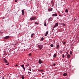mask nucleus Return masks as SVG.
Instances as JSON below:
<instances>
[{
  "label": "nucleus",
  "instance_id": "obj_1",
  "mask_svg": "<svg viewBox=\"0 0 79 79\" xmlns=\"http://www.w3.org/2000/svg\"><path fill=\"white\" fill-rule=\"evenodd\" d=\"M38 47H39V48L40 49V50H42L43 47V46L42 45H38Z\"/></svg>",
  "mask_w": 79,
  "mask_h": 79
},
{
  "label": "nucleus",
  "instance_id": "obj_2",
  "mask_svg": "<svg viewBox=\"0 0 79 79\" xmlns=\"http://www.w3.org/2000/svg\"><path fill=\"white\" fill-rule=\"evenodd\" d=\"M58 26V23H55L54 26L53 27V28H55L56 27Z\"/></svg>",
  "mask_w": 79,
  "mask_h": 79
},
{
  "label": "nucleus",
  "instance_id": "obj_3",
  "mask_svg": "<svg viewBox=\"0 0 79 79\" xmlns=\"http://www.w3.org/2000/svg\"><path fill=\"white\" fill-rule=\"evenodd\" d=\"M36 18L35 17H31L30 18V20L31 21L32 20H35V19H36Z\"/></svg>",
  "mask_w": 79,
  "mask_h": 79
},
{
  "label": "nucleus",
  "instance_id": "obj_4",
  "mask_svg": "<svg viewBox=\"0 0 79 79\" xmlns=\"http://www.w3.org/2000/svg\"><path fill=\"white\" fill-rule=\"evenodd\" d=\"M38 63L39 64H41L42 63H43V62L41 60V59H40L38 61Z\"/></svg>",
  "mask_w": 79,
  "mask_h": 79
},
{
  "label": "nucleus",
  "instance_id": "obj_5",
  "mask_svg": "<svg viewBox=\"0 0 79 79\" xmlns=\"http://www.w3.org/2000/svg\"><path fill=\"white\" fill-rule=\"evenodd\" d=\"M52 17H56L57 16V14H54L52 15Z\"/></svg>",
  "mask_w": 79,
  "mask_h": 79
},
{
  "label": "nucleus",
  "instance_id": "obj_6",
  "mask_svg": "<svg viewBox=\"0 0 79 79\" xmlns=\"http://www.w3.org/2000/svg\"><path fill=\"white\" fill-rule=\"evenodd\" d=\"M51 4H52V6L53 7L54 6V2L53 1H51Z\"/></svg>",
  "mask_w": 79,
  "mask_h": 79
},
{
  "label": "nucleus",
  "instance_id": "obj_7",
  "mask_svg": "<svg viewBox=\"0 0 79 79\" xmlns=\"http://www.w3.org/2000/svg\"><path fill=\"white\" fill-rule=\"evenodd\" d=\"M3 61H4L5 63H6V64H7V63H8V61H7V60H6L5 58L4 59Z\"/></svg>",
  "mask_w": 79,
  "mask_h": 79
},
{
  "label": "nucleus",
  "instance_id": "obj_8",
  "mask_svg": "<svg viewBox=\"0 0 79 79\" xmlns=\"http://www.w3.org/2000/svg\"><path fill=\"white\" fill-rule=\"evenodd\" d=\"M52 20V18L51 17L49 19H48V21L49 22H50Z\"/></svg>",
  "mask_w": 79,
  "mask_h": 79
},
{
  "label": "nucleus",
  "instance_id": "obj_9",
  "mask_svg": "<svg viewBox=\"0 0 79 79\" xmlns=\"http://www.w3.org/2000/svg\"><path fill=\"white\" fill-rule=\"evenodd\" d=\"M48 33V31H47L45 35H44V36H47Z\"/></svg>",
  "mask_w": 79,
  "mask_h": 79
},
{
  "label": "nucleus",
  "instance_id": "obj_10",
  "mask_svg": "<svg viewBox=\"0 0 79 79\" xmlns=\"http://www.w3.org/2000/svg\"><path fill=\"white\" fill-rule=\"evenodd\" d=\"M9 38V36H6L4 37L5 39H7Z\"/></svg>",
  "mask_w": 79,
  "mask_h": 79
},
{
  "label": "nucleus",
  "instance_id": "obj_11",
  "mask_svg": "<svg viewBox=\"0 0 79 79\" xmlns=\"http://www.w3.org/2000/svg\"><path fill=\"white\" fill-rule=\"evenodd\" d=\"M22 15H24V10H22Z\"/></svg>",
  "mask_w": 79,
  "mask_h": 79
},
{
  "label": "nucleus",
  "instance_id": "obj_12",
  "mask_svg": "<svg viewBox=\"0 0 79 79\" xmlns=\"http://www.w3.org/2000/svg\"><path fill=\"white\" fill-rule=\"evenodd\" d=\"M53 10V8H49L48 9V11H51Z\"/></svg>",
  "mask_w": 79,
  "mask_h": 79
},
{
  "label": "nucleus",
  "instance_id": "obj_13",
  "mask_svg": "<svg viewBox=\"0 0 79 79\" xmlns=\"http://www.w3.org/2000/svg\"><path fill=\"white\" fill-rule=\"evenodd\" d=\"M59 45H56V49H59Z\"/></svg>",
  "mask_w": 79,
  "mask_h": 79
},
{
  "label": "nucleus",
  "instance_id": "obj_14",
  "mask_svg": "<svg viewBox=\"0 0 79 79\" xmlns=\"http://www.w3.org/2000/svg\"><path fill=\"white\" fill-rule=\"evenodd\" d=\"M67 57L69 58H70V55L69 54H68L67 55Z\"/></svg>",
  "mask_w": 79,
  "mask_h": 79
},
{
  "label": "nucleus",
  "instance_id": "obj_15",
  "mask_svg": "<svg viewBox=\"0 0 79 79\" xmlns=\"http://www.w3.org/2000/svg\"><path fill=\"white\" fill-rule=\"evenodd\" d=\"M56 54H55L54 55V56H53V57L56 58Z\"/></svg>",
  "mask_w": 79,
  "mask_h": 79
},
{
  "label": "nucleus",
  "instance_id": "obj_16",
  "mask_svg": "<svg viewBox=\"0 0 79 79\" xmlns=\"http://www.w3.org/2000/svg\"><path fill=\"white\" fill-rule=\"evenodd\" d=\"M61 24L63 26H65V24L64 23H61Z\"/></svg>",
  "mask_w": 79,
  "mask_h": 79
},
{
  "label": "nucleus",
  "instance_id": "obj_17",
  "mask_svg": "<svg viewBox=\"0 0 79 79\" xmlns=\"http://www.w3.org/2000/svg\"><path fill=\"white\" fill-rule=\"evenodd\" d=\"M22 79H24V75H22Z\"/></svg>",
  "mask_w": 79,
  "mask_h": 79
},
{
  "label": "nucleus",
  "instance_id": "obj_18",
  "mask_svg": "<svg viewBox=\"0 0 79 79\" xmlns=\"http://www.w3.org/2000/svg\"><path fill=\"white\" fill-rule=\"evenodd\" d=\"M68 12H69V10H67V9L65 10V13Z\"/></svg>",
  "mask_w": 79,
  "mask_h": 79
},
{
  "label": "nucleus",
  "instance_id": "obj_19",
  "mask_svg": "<svg viewBox=\"0 0 79 79\" xmlns=\"http://www.w3.org/2000/svg\"><path fill=\"white\" fill-rule=\"evenodd\" d=\"M67 75V74L66 73H64L63 74V76H66Z\"/></svg>",
  "mask_w": 79,
  "mask_h": 79
},
{
  "label": "nucleus",
  "instance_id": "obj_20",
  "mask_svg": "<svg viewBox=\"0 0 79 79\" xmlns=\"http://www.w3.org/2000/svg\"><path fill=\"white\" fill-rule=\"evenodd\" d=\"M21 66L23 68H24V65L23 64L21 65Z\"/></svg>",
  "mask_w": 79,
  "mask_h": 79
},
{
  "label": "nucleus",
  "instance_id": "obj_21",
  "mask_svg": "<svg viewBox=\"0 0 79 79\" xmlns=\"http://www.w3.org/2000/svg\"><path fill=\"white\" fill-rule=\"evenodd\" d=\"M44 26H47V24H46L45 22H44Z\"/></svg>",
  "mask_w": 79,
  "mask_h": 79
},
{
  "label": "nucleus",
  "instance_id": "obj_22",
  "mask_svg": "<svg viewBox=\"0 0 79 79\" xmlns=\"http://www.w3.org/2000/svg\"><path fill=\"white\" fill-rule=\"evenodd\" d=\"M50 46L52 47H53L54 45L53 44H51Z\"/></svg>",
  "mask_w": 79,
  "mask_h": 79
},
{
  "label": "nucleus",
  "instance_id": "obj_23",
  "mask_svg": "<svg viewBox=\"0 0 79 79\" xmlns=\"http://www.w3.org/2000/svg\"><path fill=\"white\" fill-rule=\"evenodd\" d=\"M66 41H65L64 42L63 44L64 45H65V44H66Z\"/></svg>",
  "mask_w": 79,
  "mask_h": 79
},
{
  "label": "nucleus",
  "instance_id": "obj_24",
  "mask_svg": "<svg viewBox=\"0 0 79 79\" xmlns=\"http://www.w3.org/2000/svg\"><path fill=\"white\" fill-rule=\"evenodd\" d=\"M52 65L54 66H55L56 65V64L55 63L52 64Z\"/></svg>",
  "mask_w": 79,
  "mask_h": 79
},
{
  "label": "nucleus",
  "instance_id": "obj_25",
  "mask_svg": "<svg viewBox=\"0 0 79 79\" xmlns=\"http://www.w3.org/2000/svg\"><path fill=\"white\" fill-rule=\"evenodd\" d=\"M44 38H41V40L42 41H43L44 40Z\"/></svg>",
  "mask_w": 79,
  "mask_h": 79
},
{
  "label": "nucleus",
  "instance_id": "obj_26",
  "mask_svg": "<svg viewBox=\"0 0 79 79\" xmlns=\"http://www.w3.org/2000/svg\"><path fill=\"white\" fill-rule=\"evenodd\" d=\"M35 24H37V25H38V24H39V23H37V22H35Z\"/></svg>",
  "mask_w": 79,
  "mask_h": 79
},
{
  "label": "nucleus",
  "instance_id": "obj_27",
  "mask_svg": "<svg viewBox=\"0 0 79 79\" xmlns=\"http://www.w3.org/2000/svg\"><path fill=\"white\" fill-rule=\"evenodd\" d=\"M63 58H64V54H63V56H62Z\"/></svg>",
  "mask_w": 79,
  "mask_h": 79
},
{
  "label": "nucleus",
  "instance_id": "obj_28",
  "mask_svg": "<svg viewBox=\"0 0 79 79\" xmlns=\"http://www.w3.org/2000/svg\"><path fill=\"white\" fill-rule=\"evenodd\" d=\"M43 69H41V70H40V71L43 72Z\"/></svg>",
  "mask_w": 79,
  "mask_h": 79
},
{
  "label": "nucleus",
  "instance_id": "obj_29",
  "mask_svg": "<svg viewBox=\"0 0 79 79\" xmlns=\"http://www.w3.org/2000/svg\"><path fill=\"white\" fill-rule=\"evenodd\" d=\"M59 15V16H60V17H62V16L61 15Z\"/></svg>",
  "mask_w": 79,
  "mask_h": 79
},
{
  "label": "nucleus",
  "instance_id": "obj_30",
  "mask_svg": "<svg viewBox=\"0 0 79 79\" xmlns=\"http://www.w3.org/2000/svg\"><path fill=\"white\" fill-rule=\"evenodd\" d=\"M72 53H73L72 52H70V54L71 55H72Z\"/></svg>",
  "mask_w": 79,
  "mask_h": 79
},
{
  "label": "nucleus",
  "instance_id": "obj_31",
  "mask_svg": "<svg viewBox=\"0 0 79 79\" xmlns=\"http://www.w3.org/2000/svg\"><path fill=\"white\" fill-rule=\"evenodd\" d=\"M31 74V72H28V74Z\"/></svg>",
  "mask_w": 79,
  "mask_h": 79
},
{
  "label": "nucleus",
  "instance_id": "obj_32",
  "mask_svg": "<svg viewBox=\"0 0 79 79\" xmlns=\"http://www.w3.org/2000/svg\"><path fill=\"white\" fill-rule=\"evenodd\" d=\"M28 55L30 56L31 55V53H30Z\"/></svg>",
  "mask_w": 79,
  "mask_h": 79
},
{
  "label": "nucleus",
  "instance_id": "obj_33",
  "mask_svg": "<svg viewBox=\"0 0 79 79\" xmlns=\"http://www.w3.org/2000/svg\"><path fill=\"white\" fill-rule=\"evenodd\" d=\"M23 69H24V70H25V68L24 67H23Z\"/></svg>",
  "mask_w": 79,
  "mask_h": 79
},
{
  "label": "nucleus",
  "instance_id": "obj_34",
  "mask_svg": "<svg viewBox=\"0 0 79 79\" xmlns=\"http://www.w3.org/2000/svg\"><path fill=\"white\" fill-rule=\"evenodd\" d=\"M28 70H29L30 71H31V69H28Z\"/></svg>",
  "mask_w": 79,
  "mask_h": 79
},
{
  "label": "nucleus",
  "instance_id": "obj_35",
  "mask_svg": "<svg viewBox=\"0 0 79 79\" xmlns=\"http://www.w3.org/2000/svg\"><path fill=\"white\" fill-rule=\"evenodd\" d=\"M15 2H17V1L16 0H15Z\"/></svg>",
  "mask_w": 79,
  "mask_h": 79
},
{
  "label": "nucleus",
  "instance_id": "obj_36",
  "mask_svg": "<svg viewBox=\"0 0 79 79\" xmlns=\"http://www.w3.org/2000/svg\"><path fill=\"white\" fill-rule=\"evenodd\" d=\"M9 63H8V64H6V65H9Z\"/></svg>",
  "mask_w": 79,
  "mask_h": 79
},
{
  "label": "nucleus",
  "instance_id": "obj_37",
  "mask_svg": "<svg viewBox=\"0 0 79 79\" xmlns=\"http://www.w3.org/2000/svg\"><path fill=\"white\" fill-rule=\"evenodd\" d=\"M2 79H5L4 77H3V78Z\"/></svg>",
  "mask_w": 79,
  "mask_h": 79
},
{
  "label": "nucleus",
  "instance_id": "obj_38",
  "mask_svg": "<svg viewBox=\"0 0 79 79\" xmlns=\"http://www.w3.org/2000/svg\"><path fill=\"white\" fill-rule=\"evenodd\" d=\"M18 66V64H16V65L15 66Z\"/></svg>",
  "mask_w": 79,
  "mask_h": 79
},
{
  "label": "nucleus",
  "instance_id": "obj_39",
  "mask_svg": "<svg viewBox=\"0 0 79 79\" xmlns=\"http://www.w3.org/2000/svg\"><path fill=\"white\" fill-rule=\"evenodd\" d=\"M34 35V34H31V35H32V36H33V35Z\"/></svg>",
  "mask_w": 79,
  "mask_h": 79
},
{
  "label": "nucleus",
  "instance_id": "obj_40",
  "mask_svg": "<svg viewBox=\"0 0 79 79\" xmlns=\"http://www.w3.org/2000/svg\"><path fill=\"white\" fill-rule=\"evenodd\" d=\"M31 37H33V36L32 35H31Z\"/></svg>",
  "mask_w": 79,
  "mask_h": 79
},
{
  "label": "nucleus",
  "instance_id": "obj_41",
  "mask_svg": "<svg viewBox=\"0 0 79 79\" xmlns=\"http://www.w3.org/2000/svg\"><path fill=\"white\" fill-rule=\"evenodd\" d=\"M76 19H74V21H75V20H76Z\"/></svg>",
  "mask_w": 79,
  "mask_h": 79
},
{
  "label": "nucleus",
  "instance_id": "obj_42",
  "mask_svg": "<svg viewBox=\"0 0 79 79\" xmlns=\"http://www.w3.org/2000/svg\"><path fill=\"white\" fill-rule=\"evenodd\" d=\"M52 30H54V29L53 28Z\"/></svg>",
  "mask_w": 79,
  "mask_h": 79
},
{
  "label": "nucleus",
  "instance_id": "obj_43",
  "mask_svg": "<svg viewBox=\"0 0 79 79\" xmlns=\"http://www.w3.org/2000/svg\"><path fill=\"white\" fill-rule=\"evenodd\" d=\"M26 66H27V65H26Z\"/></svg>",
  "mask_w": 79,
  "mask_h": 79
},
{
  "label": "nucleus",
  "instance_id": "obj_44",
  "mask_svg": "<svg viewBox=\"0 0 79 79\" xmlns=\"http://www.w3.org/2000/svg\"><path fill=\"white\" fill-rule=\"evenodd\" d=\"M0 33H2V32H0Z\"/></svg>",
  "mask_w": 79,
  "mask_h": 79
},
{
  "label": "nucleus",
  "instance_id": "obj_45",
  "mask_svg": "<svg viewBox=\"0 0 79 79\" xmlns=\"http://www.w3.org/2000/svg\"><path fill=\"white\" fill-rule=\"evenodd\" d=\"M27 65H29V64H27Z\"/></svg>",
  "mask_w": 79,
  "mask_h": 79
},
{
  "label": "nucleus",
  "instance_id": "obj_46",
  "mask_svg": "<svg viewBox=\"0 0 79 79\" xmlns=\"http://www.w3.org/2000/svg\"><path fill=\"white\" fill-rule=\"evenodd\" d=\"M42 74H44V73H42Z\"/></svg>",
  "mask_w": 79,
  "mask_h": 79
},
{
  "label": "nucleus",
  "instance_id": "obj_47",
  "mask_svg": "<svg viewBox=\"0 0 79 79\" xmlns=\"http://www.w3.org/2000/svg\"><path fill=\"white\" fill-rule=\"evenodd\" d=\"M67 54H68V53H67Z\"/></svg>",
  "mask_w": 79,
  "mask_h": 79
}]
</instances>
